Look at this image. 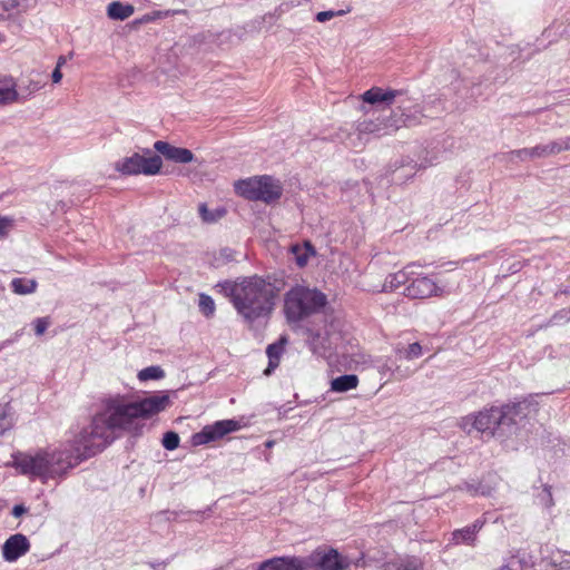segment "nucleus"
I'll return each mask as SVG.
<instances>
[{
  "label": "nucleus",
  "instance_id": "nucleus-1",
  "mask_svg": "<svg viewBox=\"0 0 570 570\" xmlns=\"http://www.w3.org/2000/svg\"><path fill=\"white\" fill-rule=\"evenodd\" d=\"M169 405L170 397L166 391L135 402H128L120 394L108 396L102 400L101 410L92 416L89 425L70 428L65 441L58 446L38 449L33 454L13 452L12 461L7 466L42 483L65 479L70 470L110 445L117 438V432L141 434L144 425L137 420L149 419Z\"/></svg>",
  "mask_w": 570,
  "mask_h": 570
},
{
  "label": "nucleus",
  "instance_id": "nucleus-2",
  "mask_svg": "<svg viewBox=\"0 0 570 570\" xmlns=\"http://www.w3.org/2000/svg\"><path fill=\"white\" fill-rule=\"evenodd\" d=\"M277 292L275 284L264 277H245L240 282L234 307L247 323L267 318L275 306Z\"/></svg>",
  "mask_w": 570,
  "mask_h": 570
},
{
  "label": "nucleus",
  "instance_id": "nucleus-3",
  "mask_svg": "<svg viewBox=\"0 0 570 570\" xmlns=\"http://www.w3.org/2000/svg\"><path fill=\"white\" fill-rule=\"evenodd\" d=\"M326 303V295L322 292L297 285L285 295L284 313L289 323H297L318 313Z\"/></svg>",
  "mask_w": 570,
  "mask_h": 570
},
{
  "label": "nucleus",
  "instance_id": "nucleus-4",
  "mask_svg": "<svg viewBox=\"0 0 570 570\" xmlns=\"http://www.w3.org/2000/svg\"><path fill=\"white\" fill-rule=\"evenodd\" d=\"M304 570H346L351 566L365 568L373 561L372 558L361 553L356 559L341 554L334 548L318 547L308 556L302 557Z\"/></svg>",
  "mask_w": 570,
  "mask_h": 570
},
{
  "label": "nucleus",
  "instance_id": "nucleus-5",
  "mask_svg": "<svg viewBox=\"0 0 570 570\" xmlns=\"http://www.w3.org/2000/svg\"><path fill=\"white\" fill-rule=\"evenodd\" d=\"M234 187L239 196L253 202L261 200L265 204L275 203L283 195L281 180L271 175L239 179L235 183Z\"/></svg>",
  "mask_w": 570,
  "mask_h": 570
},
{
  "label": "nucleus",
  "instance_id": "nucleus-6",
  "mask_svg": "<svg viewBox=\"0 0 570 570\" xmlns=\"http://www.w3.org/2000/svg\"><path fill=\"white\" fill-rule=\"evenodd\" d=\"M448 294L444 285L440 284L434 275L411 271L409 284L404 287V295L411 299H428L443 297Z\"/></svg>",
  "mask_w": 570,
  "mask_h": 570
},
{
  "label": "nucleus",
  "instance_id": "nucleus-7",
  "mask_svg": "<svg viewBox=\"0 0 570 570\" xmlns=\"http://www.w3.org/2000/svg\"><path fill=\"white\" fill-rule=\"evenodd\" d=\"M393 126L400 128L402 126H415L422 118V107L417 99L409 96L405 90H396L395 99L393 100Z\"/></svg>",
  "mask_w": 570,
  "mask_h": 570
},
{
  "label": "nucleus",
  "instance_id": "nucleus-8",
  "mask_svg": "<svg viewBox=\"0 0 570 570\" xmlns=\"http://www.w3.org/2000/svg\"><path fill=\"white\" fill-rule=\"evenodd\" d=\"M148 157L137 153L129 157H125L115 163V170L121 175L131 176L144 174L147 176L156 175L160 171L163 160L158 155H151L150 150H146Z\"/></svg>",
  "mask_w": 570,
  "mask_h": 570
},
{
  "label": "nucleus",
  "instance_id": "nucleus-9",
  "mask_svg": "<svg viewBox=\"0 0 570 570\" xmlns=\"http://www.w3.org/2000/svg\"><path fill=\"white\" fill-rule=\"evenodd\" d=\"M503 419L499 406L484 409L476 414H471L462 419L461 426L468 433L473 430L494 435L495 430L503 425Z\"/></svg>",
  "mask_w": 570,
  "mask_h": 570
},
{
  "label": "nucleus",
  "instance_id": "nucleus-10",
  "mask_svg": "<svg viewBox=\"0 0 570 570\" xmlns=\"http://www.w3.org/2000/svg\"><path fill=\"white\" fill-rule=\"evenodd\" d=\"M539 394H529L522 399H514L513 401L499 406L503 425H514L518 419L525 417L529 413L538 410L537 397Z\"/></svg>",
  "mask_w": 570,
  "mask_h": 570
},
{
  "label": "nucleus",
  "instance_id": "nucleus-11",
  "mask_svg": "<svg viewBox=\"0 0 570 570\" xmlns=\"http://www.w3.org/2000/svg\"><path fill=\"white\" fill-rule=\"evenodd\" d=\"M240 429L236 420H222L213 424L205 425L199 432L191 435V444L195 446L205 445L210 442L223 439L228 433Z\"/></svg>",
  "mask_w": 570,
  "mask_h": 570
},
{
  "label": "nucleus",
  "instance_id": "nucleus-12",
  "mask_svg": "<svg viewBox=\"0 0 570 570\" xmlns=\"http://www.w3.org/2000/svg\"><path fill=\"white\" fill-rule=\"evenodd\" d=\"M485 522L484 518H478L471 524L461 529H455L451 533L450 544L475 547L478 543L479 532L483 529Z\"/></svg>",
  "mask_w": 570,
  "mask_h": 570
},
{
  "label": "nucleus",
  "instance_id": "nucleus-13",
  "mask_svg": "<svg viewBox=\"0 0 570 570\" xmlns=\"http://www.w3.org/2000/svg\"><path fill=\"white\" fill-rule=\"evenodd\" d=\"M30 541L22 533L10 535L1 547L2 558L7 562H16L30 550Z\"/></svg>",
  "mask_w": 570,
  "mask_h": 570
},
{
  "label": "nucleus",
  "instance_id": "nucleus-14",
  "mask_svg": "<svg viewBox=\"0 0 570 570\" xmlns=\"http://www.w3.org/2000/svg\"><path fill=\"white\" fill-rule=\"evenodd\" d=\"M304 564L299 556H282L262 561L256 570H304Z\"/></svg>",
  "mask_w": 570,
  "mask_h": 570
},
{
  "label": "nucleus",
  "instance_id": "nucleus-15",
  "mask_svg": "<svg viewBox=\"0 0 570 570\" xmlns=\"http://www.w3.org/2000/svg\"><path fill=\"white\" fill-rule=\"evenodd\" d=\"M155 150L161 154L166 159L178 163L187 164L194 160L191 150L181 147H175L167 141L157 140L154 144Z\"/></svg>",
  "mask_w": 570,
  "mask_h": 570
},
{
  "label": "nucleus",
  "instance_id": "nucleus-16",
  "mask_svg": "<svg viewBox=\"0 0 570 570\" xmlns=\"http://www.w3.org/2000/svg\"><path fill=\"white\" fill-rule=\"evenodd\" d=\"M420 266L416 263L407 264L401 271L389 274L383 283L382 292H393L401 286H406L410 281L411 271Z\"/></svg>",
  "mask_w": 570,
  "mask_h": 570
},
{
  "label": "nucleus",
  "instance_id": "nucleus-17",
  "mask_svg": "<svg viewBox=\"0 0 570 570\" xmlns=\"http://www.w3.org/2000/svg\"><path fill=\"white\" fill-rule=\"evenodd\" d=\"M396 90L394 89H383L381 87H372L366 90L362 95V99L364 102L370 105H384L387 107L393 106V100L395 99Z\"/></svg>",
  "mask_w": 570,
  "mask_h": 570
},
{
  "label": "nucleus",
  "instance_id": "nucleus-18",
  "mask_svg": "<svg viewBox=\"0 0 570 570\" xmlns=\"http://www.w3.org/2000/svg\"><path fill=\"white\" fill-rule=\"evenodd\" d=\"M286 344H287L286 336H281L277 342L269 344L267 346L266 354L268 357V366L264 371L265 375H271L275 371V368L279 365V360L285 351Z\"/></svg>",
  "mask_w": 570,
  "mask_h": 570
},
{
  "label": "nucleus",
  "instance_id": "nucleus-19",
  "mask_svg": "<svg viewBox=\"0 0 570 570\" xmlns=\"http://www.w3.org/2000/svg\"><path fill=\"white\" fill-rule=\"evenodd\" d=\"M360 380L355 374H344L331 381L330 391L335 393H345L355 390Z\"/></svg>",
  "mask_w": 570,
  "mask_h": 570
},
{
  "label": "nucleus",
  "instance_id": "nucleus-20",
  "mask_svg": "<svg viewBox=\"0 0 570 570\" xmlns=\"http://www.w3.org/2000/svg\"><path fill=\"white\" fill-rule=\"evenodd\" d=\"M422 561L416 557H404L383 564V570H422Z\"/></svg>",
  "mask_w": 570,
  "mask_h": 570
},
{
  "label": "nucleus",
  "instance_id": "nucleus-21",
  "mask_svg": "<svg viewBox=\"0 0 570 570\" xmlns=\"http://www.w3.org/2000/svg\"><path fill=\"white\" fill-rule=\"evenodd\" d=\"M291 252L294 255V261L298 267L306 266L309 257L316 254L311 242H304L303 245L295 244L291 247Z\"/></svg>",
  "mask_w": 570,
  "mask_h": 570
},
{
  "label": "nucleus",
  "instance_id": "nucleus-22",
  "mask_svg": "<svg viewBox=\"0 0 570 570\" xmlns=\"http://www.w3.org/2000/svg\"><path fill=\"white\" fill-rule=\"evenodd\" d=\"M134 12V6L119 1L110 2L107 8L108 17L114 20H125L129 18Z\"/></svg>",
  "mask_w": 570,
  "mask_h": 570
},
{
  "label": "nucleus",
  "instance_id": "nucleus-23",
  "mask_svg": "<svg viewBox=\"0 0 570 570\" xmlns=\"http://www.w3.org/2000/svg\"><path fill=\"white\" fill-rule=\"evenodd\" d=\"M11 289L18 295H28L36 292L38 283L36 279L17 277L11 281Z\"/></svg>",
  "mask_w": 570,
  "mask_h": 570
},
{
  "label": "nucleus",
  "instance_id": "nucleus-24",
  "mask_svg": "<svg viewBox=\"0 0 570 570\" xmlns=\"http://www.w3.org/2000/svg\"><path fill=\"white\" fill-rule=\"evenodd\" d=\"M18 99L16 83L9 80H0V105H8Z\"/></svg>",
  "mask_w": 570,
  "mask_h": 570
},
{
  "label": "nucleus",
  "instance_id": "nucleus-25",
  "mask_svg": "<svg viewBox=\"0 0 570 570\" xmlns=\"http://www.w3.org/2000/svg\"><path fill=\"white\" fill-rule=\"evenodd\" d=\"M14 426V417L11 411V406L7 404H0V438L7 432L11 431Z\"/></svg>",
  "mask_w": 570,
  "mask_h": 570
},
{
  "label": "nucleus",
  "instance_id": "nucleus-26",
  "mask_svg": "<svg viewBox=\"0 0 570 570\" xmlns=\"http://www.w3.org/2000/svg\"><path fill=\"white\" fill-rule=\"evenodd\" d=\"M532 153L535 158H547L561 153L558 140H551L547 144H540L533 147Z\"/></svg>",
  "mask_w": 570,
  "mask_h": 570
},
{
  "label": "nucleus",
  "instance_id": "nucleus-27",
  "mask_svg": "<svg viewBox=\"0 0 570 570\" xmlns=\"http://www.w3.org/2000/svg\"><path fill=\"white\" fill-rule=\"evenodd\" d=\"M32 0H4L0 2V10L3 12H26L30 9Z\"/></svg>",
  "mask_w": 570,
  "mask_h": 570
},
{
  "label": "nucleus",
  "instance_id": "nucleus-28",
  "mask_svg": "<svg viewBox=\"0 0 570 570\" xmlns=\"http://www.w3.org/2000/svg\"><path fill=\"white\" fill-rule=\"evenodd\" d=\"M137 376L140 382L160 380L165 376V371L159 365H151L140 370Z\"/></svg>",
  "mask_w": 570,
  "mask_h": 570
},
{
  "label": "nucleus",
  "instance_id": "nucleus-29",
  "mask_svg": "<svg viewBox=\"0 0 570 570\" xmlns=\"http://www.w3.org/2000/svg\"><path fill=\"white\" fill-rule=\"evenodd\" d=\"M219 288V292L223 293L226 297H229L232 303L237 301V294L239 293L240 283H234L232 281L219 282L216 285Z\"/></svg>",
  "mask_w": 570,
  "mask_h": 570
},
{
  "label": "nucleus",
  "instance_id": "nucleus-30",
  "mask_svg": "<svg viewBox=\"0 0 570 570\" xmlns=\"http://www.w3.org/2000/svg\"><path fill=\"white\" fill-rule=\"evenodd\" d=\"M396 353L401 357H404L405 360L411 361V360L417 358L422 355V346L420 345V343L414 342L403 350L396 348Z\"/></svg>",
  "mask_w": 570,
  "mask_h": 570
},
{
  "label": "nucleus",
  "instance_id": "nucleus-31",
  "mask_svg": "<svg viewBox=\"0 0 570 570\" xmlns=\"http://www.w3.org/2000/svg\"><path fill=\"white\" fill-rule=\"evenodd\" d=\"M199 311L206 316L209 317L215 313V302L214 299L207 295L202 293L199 295Z\"/></svg>",
  "mask_w": 570,
  "mask_h": 570
},
{
  "label": "nucleus",
  "instance_id": "nucleus-32",
  "mask_svg": "<svg viewBox=\"0 0 570 570\" xmlns=\"http://www.w3.org/2000/svg\"><path fill=\"white\" fill-rule=\"evenodd\" d=\"M570 322V307L560 308L553 313L546 326L560 325Z\"/></svg>",
  "mask_w": 570,
  "mask_h": 570
},
{
  "label": "nucleus",
  "instance_id": "nucleus-33",
  "mask_svg": "<svg viewBox=\"0 0 570 570\" xmlns=\"http://www.w3.org/2000/svg\"><path fill=\"white\" fill-rule=\"evenodd\" d=\"M348 12H351V8L350 7H347L344 10H336V11L335 10H326V11L318 12L316 14L315 19L318 22H326V21L331 20L334 17L344 16V14H346Z\"/></svg>",
  "mask_w": 570,
  "mask_h": 570
},
{
  "label": "nucleus",
  "instance_id": "nucleus-34",
  "mask_svg": "<svg viewBox=\"0 0 570 570\" xmlns=\"http://www.w3.org/2000/svg\"><path fill=\"white\" fill-rule=\"evenodd\" d=\"M163 446L168 451L176 450L179 446L178 434L173 431L166 432L163 436Z\"/></svg>",
  "mask_w": 570,
  "mask_h": 570
},
{
  "label": "nucleus",
  "instance_id": "nucleus-35",
  "mask_svg": "<svg viewBox=\"0 0 570 570\" xmlns=\"http://www.w3.org/2000/svg\"><path fill=\"white\" fill-rule=\"evenodd\" d=\"M538 500L540 504H542L546 508H551L554 505L552 491L550 485H544L542 489V492L538 494Z\"/></svg>",
  "mask_w": 570,
  "mask_h": 570
},
{
  "label": "nucleus",
  "instance_id": "nucleus-36",
  "mask_svg": "<svg viewBox=\"0 0 570 570\" xmlns=\"http://www.w3.org/2000/svg\"><path fill=\"white\" fill-rule=\"evenodd\" d=\"M533 147L531 148H521L517 150H512L509 153L510 159L518 158L521 161H525L528 159H535L534 154L532 153Z\"/></svg>",
  "mask_w": 570,
  "mask_h": 570
},
{
  "label": "nucleus",
  "instance_id": "nucleus-37",
  "mask_svg": "<svg viewBox=\"0 0 570 570\" xmlns=\"http://www.w3.org/2000/svg\"><path fill=\"white\" fill-rule=\"evenodd\" d=\"M14 227V219L9 216H0V239L6 238Z\"/></svg>",
  "mask_w": 570,
  "mask_h": 570
},
{
  "label": "nucleus",
  "instance_id": "nucleus-38",
  "mask_svg": "<svg viewBox=\"0 0 570 570\" xmlns=\"http://www.w3.org/2000/svg\"><path fill=\"white\" fill-rule=\"evenodd\" d=\"M50 324H51V322H50V318L48 316L36 318L32 322V325H33V328H35V334L37 336H41L47 331V328L49 327Z\"/></svg>",
  "mask_w": 570,
  "mask_h": 570
},
{
  "label": "nucleus",
  "instance_id": "nucleus-39",
  "mask_svg": "<svg viewBox=\"0 0 570 570\" xmlns=\"http://www.w3.org/2000/svg\"><path fill=\"white\" fill-rule=\"evenodd\" d=\"M458 489L461 490V491H465L468 493H470L471 495H478L479 493L483 494L482 491H480L481 489V483L480 482H468V481H464L462 482L461 484L458 485Z\"/></svg>",
  "mask_w": 570,
  "mask_h": 570
},
{
  "label": "nucleus",
  "instance_id": "nucleus-40",
  "mask_svg": "<svg viewBox=\"0 0 570 570\" xmlns=\"http://www.w3.org/2000/svg\"><path fill=\"white\" fill-rule=\"evenodd\" d=\"M524 562L517 556H512L500 567V570H523Z\"/></svg>",
  "mask_w": 570,
  "mask_h": 570
},
{
  "label": "nucleus",
  "instance_id": "nucleus-41",
  "mask_svg": "<svg viewBox=\"0 0 570 570\" xmlns=\"http://www.w3.org/2000/svg\"><path fill=\"white\" fill-rule=\"evenodd\" d=\"M198 212L204 222H206V223L216 222V217L214 216V210H210L206 204H200L198 207Z\"/></svg>",
  "mask_w": 570,
  "mask_h": 570
},
{
  "label": "nucleus",
  "instance_id": "nucleus-42",
  "mask_svg": "<svg viewBox=\"0 0 570 570\" xmlns=\"http://www.w3.org/2000/svg\"><path fill=\"white\" fill-rule=\"evenodd\" d=\"M557 140L561 153L570 150V136L560 137Z\"/></svg>",
  "mask_w": 570,
  "mask_h": 570
},
{
  "label": "nucleus",
  "instance_id": "nucleus-43",
  "mask_svg": "<svg viewBox=\"0 0 570 570\" xmlns=\"http://www.w3.org/2000/svg\"><path fill=\"white\" fill-rule=\"evenodd\" d=\"M22 334H23L22 330L17 331L10 338L2 341L4 348L10 346L11 344L18 342L19 338L22 336Z\"/></svg>",
  "mask_w": 570,
  "mask_h": 570
},
{
  "label": "nucleus",
  "instance_id": "nucleus-44",
  "mask_svg": "<svg viewBox=\"0 0 570 570\" xmlns=\"http://www.w3.org/2000/svg\"><path fill=\"white\" fill-rule=\"evenodd\" d=\"M28 511V509L23 504H16L11 511V514L14 518H19L22 514H24Z\"/></svg>",
  "mask_w": 570,
  "mask_h": 570
},
{
  "label": "nucleus",
  "instance_id": "nucleus-45",
  "mask_svg": "<svg viewBox=\"0 0 570 570\" xmlns=\"http://www.w3.org/2000/svg\"><path fill=\"white\" fill-rule=\"evenodd\" d=\"M51 78H52L53 83L60 82L62 79L61 70L59 68H55V70L52 71Z\"/></svg>",
  "mask_w": 570,
  "mask_h": 570
},
{
  "label": "nucleus",
  "instance_id": "nucleus-46",
  "mask_svg": "<svg viewBox=\"0 0 570 570\" xmlns=\"http://www.w3.org/2000/svg\"><path fill=\"white\" fill-rule=\"evenodd\" d=\"M307 334H308V340H309L311 345H315V342L320 337V334L312 330H308Z\"/></svg>",
  "mask_w": 570,
  "mask_h": 570
},
{
  "label": "nucleus",
  "instance_id": "nucleus-47",
  "mask_svg": "<svg viewBox=\"0 0 570 570\" xmlns=\"http://www.w3.org/2000/svg\"><path fill=\"white\" fill-rule=\"evenodd\" d=\"M432 163H421V164H417V163H414L413 166H411V170H420V169H424L426 168L428 166H431Z\"/></svg>",
  "mask_w": 570,
  "mask_h": 570
},
{
  "label": "nucleus",
  "instance_id": "nucleus-48",
  "mask_svg": "<svg viewBox=\"0 0 570 570\" xmlns=\"http://www.w3.org/2000/svg\"><path fill=\"white\" fill-rule=\"evenodd\" d=\"M226 214V209L223 207H218L214 210V216L216 217V220L222 218Z\"/></svg>",
  "mask_w": 570,
  "mask_h": 570
},
{
  "label": "nucleus",
  "instance_id": "nucleus-49",
  "mask_svg": "<svg viewBox=\"0 0 570 570\" xmlns=\"http://www.w3.org/2000/svg\"><path fill=\"white\" fill-rule=\"evenodd\" d=\"M160 513H161V514H166V515H167V520H174V519H176V518L179 515V513H178V512H176V511H169V510H167V511H163V512H160Z\"/></svg>",
  "mask_w": 570,
  "mask_h": 570
},
{
  "label": "nucleus",
  "instance_id": "nucleus-50",
  "mask_svg": "<svg viewBox=\"0 0 570 570\" xmlns=\"http://www.w3.org/2000/svg\"><path fill=\"white\" fill-rule=\"evenodd\" d=\"M372 124H366V122H363L360 125V131H373V129L371 128Z\"/></svg>",
  "mask_w": 570,
  "mask_h": 570
},
{
  "label": "nucleus",
  "instance_id": "nucleus-51",
  "mask_svg": "<svg viewBox=\"0 0 570 570\" xmlns=\"http://www.w3.org/2000/svg\"><path fill=\"white\" fill-rule=\"evenodd\" d=\"M559 294H562V295H570V285H569V286H564L563 288L559 289V291L556 293V296H558Z\"/></svg>",
  "mask_w": 570,
  "mask_h": 570
},
{
  "label": "nucleus",
  "instance_id": "nucleus-52",
  "mask_svg": "<svg viewBox=\"0 0 570 570\" xmlns=\"http://www.w3.org/2000/svg\"><path fill=\"white\" fill-rule=\"evenodd\" d=\"M65 62H66L65 57H62V56H61V57H59V59H58V61H57V66H56V68L61 69V67L65 65Z\"/></svg>",
  "mask_w": 570,
  "mask_h": 570
},
{
  "label": "nucleus",
  "instance_id": "nucleus-53",
  "mask_svg": "<svg viewBox=\"0 0 570 570\" xmlns=\"http://www.w3.org/2000/svg\"><path fill=\"white\" fill-rule=\"evenodd\" d=\"M154 19V17H150L149 14L144 16V18L140 20L141 22H149Z\"/></svg>",
  "mask_w": 570,
  "mask_h": 570
},
{
  "label": "nucleus",
  "instance_id": "nucleus-54",
  "mask_svg": "<svg viewBox=\"0 0 570 570\" xmlns=\"http://www.w3.org/2000/svg\"><path fill=\"white\" fill-rule=\"evenodd\" d=\"M265 445H266L267 448H272V446L274 445V441H267V442L265 443Z\"/></svg>",
  "mask_w": 570,
  "mask_h": 570
},
{
  "label": "nucleus",
  "instance_id": "nucleus-55",
  "mask_svg": "<svg viewBox=\"0 0 570 570\" xmlns=\"http://www.w3.org/2000/svg\"><path fill=\"white\" fill-rule=\"evenodd\" d=\"M200 511H188L187 514H197V515H200Z\"/></svg>",
  "mask_w": 570,
  "mask_h": 570
},
{
  "label": "nucleus",
  "instance_id": "nucleus-56",
  "mask_svg": "<svg viewBox=\"0 0 570 570\" xmlns=\"http://www.w3.org/2000/svg\"><path fill=\"white\" fill-rule=\"evenodd\" d=\"M6 13L7 12H3L2 10H0V19H4L6 18Z\"/></svg>",
  "mask_w": 570,
  "mask_h": 570
},
{
  "label": "nucleus",
  "instance_id": "nucleus-57",
  "mask_svg": "<svg viewBox=\"0 0 570 570\" xmlns=\"http://www.w3.org/2000/svg\"><path fill=\"white\" fill-rule=\"evenodd\" d=\"M401 178H402L401 173L395 175V179H401Z\"/></svg>",
  "mask_w": 570,
  "mask_h": 570
},
{
  "label": "nucleus",
  "instance_id": "nucleus-58",
  "mask_svg": "<svg viewBox=\"0 0 570 570\" xmlns=\"http://www.w3.org/2000/svg\"><path fill=\"white\" fill-rule=\"evenodd\" d=\"M2 350H4V345H3V343L1 342V343H0V352H1Z\"/></svg>",
  "mask_w": 570,
  "mask_h": 570
},
{
  "label": "nucleus",
  "instance_id": "nucleus-59",
  "mask_svg": "<svg viewBox=\"0 0 570 570\" xmlns=\"http://www.w3.org/2000/svg\"><path fill=\"white\" fill-rule=\"evenodd\" d=\"M227 252H229V249H223L222 254H226Z\"/></svg>",
  "mask_w": 570,
  "mask_h": 570
},
{
  "label": "nucleus",
  "instance_id": "nucleus-60",
  "mask_svg": "<svg viewBox=\"0 0 570 570\" xmlns=\"http://www.w3.org/2000/svg\"><path fill=\"white\" fill-rule=\"evenodd\" d=\"M405 176L406 177H412V176H414V173H411V175L405 174Z\"/></svg>",
  "mask_w": 570,
  "mask_h": 570
}]
</instances>
